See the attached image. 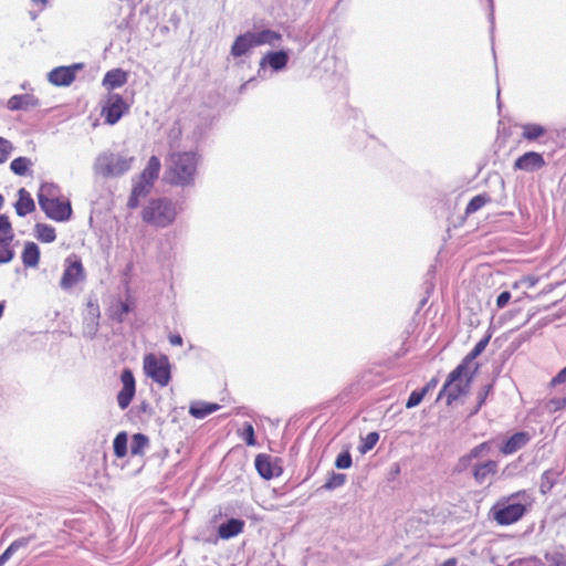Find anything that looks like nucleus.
<instances>
[{"label":"nucleus","instance_id":"nucleus-41","mask_svg":"<svg viewBox=\"0 0 566 566\" xmlns=\"http://www.w3.org/2000/svg\"><path fill=\"white\" fill-rule=\"evenodd\" d=\"M0 238L14 239L11 221L4 213L0 214Z\"/></svg>","mask_w":566,"mask_h":566},{"label":"nucleus","instance_id":"nucleus-12","mask_svg":"<svg viewBox=\"0 0 566 566\" xmlns=\"http://www.w3.org/2000/svg\"><path fill=\"white\" fill-rule=\"evenodd\" d=\"M84 277L85 271L81 259L76 256L74 260L67 258L65 260V268L60 281L61 289L67 291L75 286L78 282L83 281Z\"/></svg>","mask_w":566,"mask_h":566},{"label":"nucleus","instance_id":"nucleus-47","mask_svg":"<svg viewBox=\"0 0 566 566\" xmlns=\"http://www.w3.org/2000/svg\"><path fill=\"white\" fill-rule=\"evenodd\" d=\"M493 335L492 326H490L485 333V335L474 345V348L482 354L486 346L489 345Z\"/></svg>","mask_w":566,"mask_h":566},{"label":"nucleus","instance_id":"nucleus-29","mask_svg":"<svg viewBox=\"0 0 566 566\" xmlns=\"http://www.w3.org/2000/svg\"><path fill=\"white\" fill-rule=\"evenodd\" d=\"M560 473L562 472L558 469H548L543 472L539 483V491L542 494H547L553 489L557 483Z\"/></svg>","mask_w":566,"mask_h":566},{"label":"nucleus","instance_id":"nucleus-1","mask_svg":"<svg viewBox=\"0 0 566 566\" xmlns=\"http://www.w3.org/2000/svg\"><path fill=\"white\" fill-rule=\"evenodd\" d=\"M480 355V352L473 347L462 358L460 364L447 376V379L438 394L437 400L446 397L447 406H452L454 401L469 392L480 365L475 363L472 370L470 367Z\"/></svg>","mask_w":566,"mask_h":566},{"label":"nucleus","instance_id":"nucleus-39","mask_svg":"<svg viewBox=\"0 0 566 566\" xmlns=\"http://www.w3.org/2000/svg\"><path fill=\"white\" fill-rule=\"evenodd\" d=\"M492 444H493V441L489 440V441H484V442L475 446L474 448H472L470 450V452L465 457L462 458V460L470 461L472 459H478L485 453H489L492 449Z\"/></svg>","mask_w":566,"mask_h":566},{"label":"nucleus","instance_id":"nucleus-51","mask_svg":"<svg viewBox=\"0 0 566 566\" xmlns=\"http://www.w3.org/2000/svg\"><path fill=\"white\" fill-rule=\"evenodd\" d=\"M566 382V366L563 367L551 380V386L556 387L557 385Z\"/></svg>","mask_w":566,"mask_h":566},{"label":"nucleus","instance_id":"nucleus-11","mask_svg":"<svg viewBox=\"0 0 566 566\" xmlns=\"http://www.w3.org/2000/svg\"><path fill=\"white\" fill-rule=\"evenodd\" d=\"M84 67V63H73L52 69L48 73V81L57 87L70 86L76 77V73Z\"/></svg>","mask_w":566,"mask_h":566},{"label":"nucleus","instance_id":"nucleus-35","mask_svg":"<svg viewBox=\"0 0 566 566\" xmlns=\"http://www.w3.org/2000/svg\"><path fill=\"white\" fill-rule=\"evenodd\" d=\"M32 166V161L28 157H17L10 163L11 171L17 176H25Z\"/></svg>","mask_w":566,"mask_h":566},{"label":"nucleus","instance_id":"nucleus-2","mask_svg":"<svg viewBox=\"0 0 566 566\" xmlns=\"http://www.w3.org/2000/svg\"><path fill=\"white\" fill-rule=\"evenodd\" d=\"M200 155L195 150L169 155L166 175L171 186L187 188L196 182Z\"/></svg>","mask_w":566,"mask_h":566},{"label":"nucleus","instance_id":"nucleus-38","mask_svg":"<svg viewBox=\"0 0 566 566\" xmlns=\"http://www.w3.org/2000/svg\"><path fill=\"white\" fill-rule=\"evenodd\" d=\"M379 440V433L377 431H370L366 434V437L361 438L360 444L358 446V450L361 454L369 452Z\"/></svg>","mask_w":566,"mask_h":566},{"label":"nucleus","instance_id":"nucleus-18","mask_svg":"<svg viewBox=\"0 0 566 566\" xmlns=\"http://www.w3.org/2000/svg\"><path fill=\"white\" fill-rule=\"evenodd\" d=\"M154 188L150 182H144L140 180H137L132 188L130 195L127 200V208L130 210H135L139 207L140 201L143 199H146L149 193L151 192V189Z\"/></svg>","mask_w":566,"mask_h":566},{"label":"nucleus","instance_id":"nucleus-57","mask_svg":"<svg viewBox=\"0 0 566 566\" xmlns=\"http://www.w3.org/2000/svg\"><path fill=\"white\" fill-rule=\"evenodd\" d=\"M33 3L38 4V3H41V4H46L48 0H32Z\"/></svg>","mask_w":566,"mask_h":566},{"label":"nucleus","instance_id":"nucleus-55","mask_svg":"<svg viewBox=\"0 0 566 566\" xmlns=\"http://www.w3.org/2000/svg\"><path fill=\"white\" fill-rule=\"evenodd\" d=\"M552 566H566V556L558 554L553 557Z\"/></svg>","mask_w":566,"mask_h":566},{"label":"nucleus","instance_id":"nucleus-54","mask_svg":"<svg viewBox=\"0 0 566 566\" xmlns=\"http://www.w3.org/2000/svg\"><path fill=\"white\" fill-rule=\"evenodd\" d=\"M538 277L535 275H527L523 279V283L526 284L527 287H534L538 283Z\"/></svg>","mask_w":566,"mask_h":566},{"label":"nucleus","instance_id":"nucleus-8","mask_svg":"<svg viewBox=\"0 0 566 566\" xmlns=\"http://www.w3.org/2000/svg\"><path fill=\"white\" fill-rule=\"evenodd\" d=\"M38 203L45 216L56 222H66L73 214L70 200H61L57 197L50 198L44 193H38Z\"/></svg>","mask_w":566,"mask_h":566},{"label":"nucleus","instance_id":"nucleus-62","mask_svg":"<svg viewBox=\"0 0 566 566\" xmlns=\"http://www.w3.org/2000/svg\"><path fill=\"white\" fill-rule=\"evenodd\" d=\"M490 19H491V22L493 23V19H494L493 12L490 13Z\"/></svg>","mask_w":566,"mask_h":566},{"label":"nucleus","instance_id":"nucleus-46","mask_svg":"<svg viewBox=\"0 0 566 566\" xmlns=\"http://www.w3.org/2000/svg\"><path fill=\"white\" fill-rule=\"evenodd\" d=\"M492 390H493V384H486L479 390L478 397H476L478 403H476V407H475L473 413H476L482 408V406L486 401L489 394L492 392Z\"/></svg>","mask_w":566,"mask_h":566},{"label":"nucleus","instance_id":"nucleus-14","mask_svg":"<svg viewBox=\"0 0 566 566\" xmlns=\"http://www.w3.org/2000/svg\"><path fill=\"white\" fill-rule=\"evenodd\" d=\"M545 165V159L541 153L530 150L515 159L513 168L514 170L534 172L543 168Z\"/></svg>","mask_w":566,"mask_h":566},{"label":"nucleus","instance_id":"nucleus-33","mask_svg":"<svg viewBox=\"0 0 566 566\" xmlns=\"http://www.w3.org/2000/svg\"><path fill=\"white\" fill-rule=\"evenodd\" d=\"M128 434L126 431L118 432L113 440V450L116 458H124L128 451Z\"/></svg>","mask_w":566,"mask_h":566},{"label":"nucleus","instance_id":"nucleus-10","mask_svg":"<svg viewBox=\"0 0 566 566\" xmlns=\"http://www.w3.org/2000/svg\"><path fill=\"white\" fill-rule=\"evenodd\" d=\"M254 467L259 475L268 481L283 473L282 459L266 453L256 454Z\"/></svg>","mask_w":566,"mask_h":566},{"label":"nucleus","instance_id":"nucleus-30","mask_svg":"<svg viewBox=\"0 0 566 566\" xmlns=\"http://www.w3.org/2000/svg\"><path fill=\"white\" fill-rule=\"evenodd\" d=\"M522 137L527 142H535L546 134V128L539 124L528 123L522 126Z\"/></svg>","mask_w":566,"mask_h":566},{"label":"nucleus","instance_id":"nucleus-15","mask_svg":"<svg viewBox=\"0 0 566 566\" xmlns=\"http://www.w3.org/2000/svg\"><path fill=\"white\" fill-rule=\"evenodd\" d=\"M531 438L532 436L527 431H516L503 441L500 447V451L505 455L513 454L525 447L530 442Z\"/></svg>","mask_w":566,"mask_h":566},{"label":"nucleus","instance_id":"nucleus-13","mask_svg":"<svg viewBox=\"0 0 566 566\" xmlns=\"http://www.w3.org/2000/svg\"><path fill=\"white\" fill-rule=\"evenodd\" d=\"M122 389L118 391L116 399L122 410L129 407L136 394V380L129 368H124L120 373Z\"/></svg>","mask_w":566,"mask_h":566},{"label":"nucleus","instance_id":"nucleus-6","mask_svg":"<svg viewBox=\"0 0 566 566\" xmlns=\"http://www.w3.org/2000/svg\"><path fill=\"white\" fill-rule=\"evenodd\" d=\"M290 49H280L266 52L259 62L256 77L250 78L241 86V91L250 86L256 78L268 80L273 73L282 72L290 61Z\"/></svg>","mask_w":566,"mask_h":566},{"label":"nucleus","instance_id":"nucleus-56","mask_svg":"<svg viewBox=\"0 0 566 566\" xmlns=\"http://www.w3.org/2000/svg\"><path fill=\"white\" fill-rule=\"evenodd\" d=\"M4 307H6L4 302H0V318H1V317H2V315H3Z\"/></svg>","mask_w":566,"mask_h":566},{"label":"nucleus","instance_id":"nucleus-19","mask_svg":"<svg viewBox=\"0 0 566 566\" xmlns=\"http://www.w3.org/2000/svg\"><path fill=\"white\" fill-rule=\"evenodd\" d=\"M245 522L239 517H230L218 526V537L221 539H230L241 534L244 530Z\"/></svg>","mask_w":566,"mask_h":566},{"label":"nucleus","instance_id":"nucleus-27","mask_svg":"<svg viewBox=\"0 0 566 566\" xmlns=\"http://www.w3.org/2000/svg\"><path fill=\"white\" fill-rule=\"evenodd\" d=\"M252 38L255 46L265 44L276 46L277 42L282 40V34L274 30L263 29L256 32L252 31Z\"/></svg>","mask_w":566,"mask_h":566},{"label":"nucleus","instance_id":"nucleus-63","mask_svg":"<svg viewBox=\"0 0 566 566\" xmlns=\"http://www.w3.org/2000/svg\"><path fill=\"white\" fill-rule=\"evenodd\" d=\"M0 566H2V565L0 564Z\"/></svg>","mask_w":566,"mask_h":566},{"label":"nucleus","instance_id":"nucleus-60","mask_svg":"<svg viewBox=\"0 0 566 566\" xmlns=\"http://www.w3.org/2000/svg\"><path fill=\"white\" fill-rule=\"evenodd\" d=\"M4 197L0 193V209L3 207Z\"/></svg>","mask_w":566,"mask_h":566},{"label":"nucleus","instance_id":"nucleus-5","mask_svg":"<svg viewBox=\"0 0 566 566\" xmlns=\"http://www.w3.org/2000/svg\"><path fill=\"white\" fill-rule=\"evenodd\" d=\"M133 161L134 157L104 151L96 157L93 169L96 175L103 178H114L130 170Z\"/></svg>","mask_w":566,"mask_h":566},{"label":"nucleus","instance_id":"nucleus-61","mask_svg":"<svg viewBox=\"0 0 566 566\" xmlns=\"http://www.w3.org/2000/svg\"><path fill=\"white\" fill-rule=\"evenodd\" d=\"M147 407H148V405H147L146 402H143V405H142V409H143L144 411L146 410V408H147Z\"/></svg>","mask_w":566,"mask_h":566},{"label":"nucleus","instance_id":"nucleus-48","mask_svg":"<svg viewBox=\"0 0 566 566\" xmlns=\"http://www.w3.org/2000/svg\"><path fill=\"white\" fill-rule=\"evenodd\" d=\"M59 192V186L53 182H43L40 187V190L38 193H44L50 198L55 197V195Z\"/></svg>","mask_w":566,"mask_h":566},{"label":"nucleus","instance_id":"nucleus-26","mask_svg":"<svg viewBox=\"0 0 566 566\" xmlns=\"http://www.w3.org/2000/svg\"><path fill=\"white\" fill-rule=\"evenodd\" d=\"M161 168L160 160L157 156H151L148 159V163L144 170L140 172L138 180L144 182H150V185H155V181L158 179L159 171Z\"/></svg>","mask_w":566,"mask_h":566},{"label":"nucleus","instance_id":"nucleus-37","mask_svg":"<svg viewBox=\"0 0 566 566\" xmlns=\"http://www.w3.org/2000/svg\"><path fill=\"white\" fill-rule=\"evenodd\" d=\"M345 483H346V474L336 473V472L332 471L328 474L326 482L322 485L321 489L326 490V491H333L337 488L343 486Z\"/></svg>","mask_w":566,"mask_h":566},{"label":"nucleus","instance_id":"nucleus-52","mask_svg":"<svg viewBox=\"0 0 566 566\" xmlns=\"http://www.w3.org/2000/svg\"><path fill=\"white\" fill-rule=\"evenodd\" d=\"M168 340L169 343L172 345V346H182L184 344V338L180 334L176 333V334H169L168 336Z\"/></svg>","mask_w":566,"mask_h":566},{"label":"nucleus","instance_id":"nucleus-40","mask_svg":"<svg viewBox=\"0 0 566 566\" xmlns=\"http://www.w3.org/2000/svg\"><path fill=\"white\" fill-rule=\"evenodd\" d=\"M334 464L338 470L349 469L353 464V458L349 450L346 449L339 452L335 459Z\"/></svg>","mask_w":566,"mask_h":566},{"label":"nucleus","instance_id":"nucleus-23","mask_svg":"<svg viewBox=\"0 0 566 566\" xmlns=\"http://www.w3.org/2000/svg\"><path fill=\"white\" fill-rule=\"evenodd\" d=\"M38 537L35 534H30L28 536H22L14 539L0 555V564L3 566L14 553H17L21 548H25L30 543L35 541Z\"/></svg>","mask_w":566,"mask_h":566},{"label":"nucleus","instance_id":"nucleus-50","mask_svg":"<svg viewBox=\"0 0 566 566\" xmlns=\"http://www.w3.org/2000/svg\"><path fill=\"white\" fill-rule=\"evenodd\" d=\"M511 297H512L511 292L502 291L496 297L497 308L505 307L507 305V303L510 302Z\"/></svg>","mask_w":566,"mask_h":566},{"label":"nucleus","instance_id":"nucleus-9","mask_svg":"<svg viewBox=\"0 0 566 566\" xmlns=\"http://www.w3.org/2000/svg\"><path fill=\"white\" fill-rule=\"evenodd\" d=\"M128 112V105L118 93L109 94L102 106V116L108 125H115Z\"/></svg>","mask_w":566,"mask_h":566},{"label":"nucleus","instance_id":"nucleus-21","mask_svg":"<svg viewBox=\"0 0 566 566\" xmlns=\"http://www.w3.org/2000/svg\"><path fill=\"white\" fill-rule=\"evenodd\" d=\"M128 81V73L123 69H112L103 77L102 85L107 91H113L124 86Z\"/></svg>","mask_w":566,"mask_h":566},{"label":"nucleus","instance_id":"nucleus-25","mask_svg":"<svg viewBox=\"0 0 566 566\" xmlns=\"http://www.w3.org/2000/svg\"><path fill=\"white\" fill-rule=\"evenodd\" d=\"M497 472V462L488 460L482 463H476L473 468V478L478 484H483L488 476L494 475Z\"/></svg>","mask_w":566,"mask_h":566},{"label":"nucleus","instance_id":"nucleus-44","mask_svg":"<svg viewBox=\"0 0 566 566\" xmlns=\"http://www.w3.org/2000/svg\"><path fill=\"white\" fill-rule=\"evenodd\" d=\"M133 311V305L128 301H120L114 314V319L118 323L124 322L125 316Z\"/></svg>","mask_w":566,"mask_h":566},{"label":"nucleus","instance_id":"nucleus-3","mask_svg":"<svg viewBox=\"0 0 566 566\" xmlns=\"http://www.w3.org/2000/svg\"><path fill=\"white\" fill-rule=\"evenodd\" d=\"M534 499L525 490L517 491L491 507L493 520L502 526L512 525L532 509Z\"/></svg>","mask_w":566,"mask_h":566},{"label":"nucleus","instance_id":"nucleus-43","mask_svg":"<svg viewBox=\"0 0 566 566\" xmlns=\"http://www.w3.org/2000/svg\"><path fill=\"white\" fill-rule=\"evenodd\" d=\"M424 397H426L424 390H421V388L411 391V394L409 395V397L406 401V408L412 409V408L419 406Z\"/></svg>","mask_w":566,"mask_h":566},{"label":"nucleus","instance_id":"nucleus-42","mask_svg":"<svg viewBox=\"0 0 566 566\" xmlns=\"http://www.w3.org/2000/svg\"><path fill=\"white\" fill-rule=\"evenodd\" d=\"M241 437L248 446L253 447L256 444L255 431L252 423L244 422Z\"/></svg>","mask_w":566,"mask_h":566},{"label":"nucleus","instance_id":"nucleus-22","mask_svg":"<svg viewBox=\"0 0 566 566\" xmlns=\"http://www.w3.org/2000/svg\"><path fill=\"white\" fill-rule=\"evenodd\" d=\"M14 209L19 217H25L35 210V202L25 188L18 190V200L14 203Z\"/></svg>","mask_w":566,"mask_h":566},{"label":"nucleus","instance_id":"nucleus-58","mask_svg":"<svg viewBox=\"0 0 566 566\" xmlns=\"http://www.w3.org/2000/svg\"><path fill=\"white\" fill-rule=\"evenodd\" d=\"M501 106H502V104L500 101V88H497V107H499V109H501Z\"/></svg>","mask_w":566,"mask_h":566},{"label":"nucleus","instance_id":"nucleus-36","mask_svg":"<svg viewBox=\"0 0 566 566\" xmlns=\"http://www.w3.org/2000/svg\"><path fill=\"white\" fill-rule=\"evenodd\" d=\"M491 201V198L486 193H480L470 199L465 207V214L470 216L482 207H484L488 202Z\"/></svg>","mask_w":566,"mask_h":566},{"label":"nucleus","instance_id":"nucleus-24","mask_svg":"<svg viewBox=\"0 0 566 566\" xmlns=\"http://www.w3.org/2000/svg\"><path fill=\"white\" fill-rule=\"evenodd\" d=\"M220 408L221 406L217 402L193 401L189 406V415L196 419H205Z\"/></svg>","mask_w":566,"mask_h":566},{"label":"nucleus","instance_id":"nucleus-20","mask_svg":"<svg viewBox=\"0 0 566 566\" xmlns=\"http://www.w3.org/2000/svg\"><path fill=\"white\" fill-rule=\"evenodd\" d=\"M39 105V98L32 94H17L11 96L7 102L9 111H28L31 107Z\"/></svg>","mask_w":566,"mask_h":566},{"label":"nucleus","instance_id":"nucleus-49","mask_svg":"<svg viewBox=\"0 0 566 566\" xmlns=\"http://www.w3.org/2000/svg\"><path fill=\"white\" fill-rule=\"evenodd\" d=\"M548 407L552 411H559L566 408V396L560 398H552L548 401Z\"/></svg>","mask_w":566,"mask_h":566},{"label":"nucleus","instance_id":"nucleus-31","mask_svg":"<svg viewBox=\"0 0 566 566\" xmlns=\"http://www.w3.org/2000/svg\"><path fill=\"white\" fill-rule=\"evenodd\" d=\"M35 237L43 243H52L56 239L55 229L46 223H36L34 227Z\"/></svg>","mask_w":566,"mask_h":566},{"label":"nucleus","instance_id":"nucleus-45","mask_svg":"<svg viewBox=\"0 0 566 566\" xmlns=\"http://www.w3.org/2000/svg\"><path fill=\"white\" fill-rule=\"evenodd\" d=\"M12 151V143L3 137H0V165L9 159Z\"/></svg>","mask_w":566,"mask_h":566},{"label":"nucleus","instance_id":"nucleus-7","mask_svg":"<svg viewBox=\"0 0 566 566\" xmlns=\"http://www.w3.org/2000/svg\"><path fill=\"white\" fill-rule=\"evenodd\" d=\"M143 367L145 375L161 387H166L170 382L171 364L166 355H145Z\"/></svg>","mask_w":566,"mask_h":566},{"label":"nucleus","instance_id":"nucleus-53","mask_svg":"<svg viewBox=\"0 0 566 566\" xmlns=\"http://www.w3.org/2000/svg\"><path fill=\"white\" fill-rule=\"evenodd\" d=\"M439 382L438 377H432L422 388L421 390H424V395L433 390Z\"/></svg>","mask_w":566,"mask_h":566},{"label":"nucleus","instance_id":"nucleus-16","mask_svg":"<svg viewBox=\"0 0 566 566\" xmlns=\"http://www.w3.org/2000/svg\"><path fill=\"white\" fill-rule=\"evenodd\" d=\"M99 328V308L97 305L88 303V312L83 321V336L93 339Z\"/></svg>","mask_w":566,"mask_h":566},{"label":"nucleus","instance_id":"nucleus-17","mask_svg":"<svg viewBox=\"0 0 566 566\" xmlns=\"http://www.w3.org/2000/svg\"><path fill=\"white\" fill-rule=\"evenodd\" d=\"M253 48H255V43L252 38V31H247L235 36L230 48V54L233 57H241L247 55Z\"/></svg>","mask_w":566,"mask_h":566},{"label":"nucleus","instance_id":"nucleus-32","mask_svg":"<svg viewBox=\"0 0 566 566\" xmlns=\"http://www.w3.org/2000/svg\"><path fill=\"white\" fill-rule=\"evenodd\" d=\"M149 446V438L145 433L138 432L132 436L130 453L132 455H143L145 449Z\"/></svg>","mask_w":566,"mask_h":566},{"label":"nucleus","instance_id":"nucleus-34","mask_svg":"<svg viewBox=\"0 0 566 566\" xmlns=\"http://www.w3.org/2000/svg\"><path fill=\"white\" fill-rule=\"evenodd\" d=\"M13 239L0 238V264L11 262L15 256V251L12 248Z\"/></svg>","mask_w":566,"mask_h":566},{"label":"nucleus","instance_id":"nucleus-4","mask_svg":"<svg viewBox=\"0 0 566 566\" xmlns=\"http://www.w3.org/2000/svg\"><path fill=\"white\" fill-rule=\"evenodd\" d=\"M176 208L174 202L166 198L150 199L142 210V220L156 228H166L176 219Z\"/></svg>","mask_w":566,"mask_h":566},{"label":"nucleus","instance_id":"nucleus-59","mask_svg":"<svg viewBox=\"0 0 566 566\" xmlns=\"http://www.w3.org/2000/svg\"><path fill=\"white\" fill-rule=\"evenodd\" d=\"M392 472L394 473H399L400 472V468H399V465L397 463L394 465Z\"/></svg>","mask_w":566,"mask_h":566},{"label":"nucleus","instance_id":"nucleus-28","mask_svg":"<svg viewBox=\"0 0 566 566\" xmlns=\"http://www.w3.org/2000/svg\"><path fill=\"white\" fill-rule=\"evenodd\" d=\"M40 248L36 243L28 241L21 254L22 262L27 268H35L40 262Z\"/></svg>","mask_w":566,"mask_h":566}]
</instances>
